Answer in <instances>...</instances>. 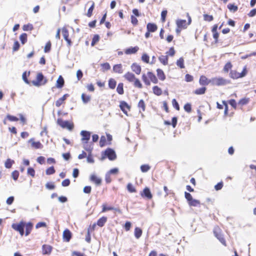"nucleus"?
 Listing matches in <instances>:
<instances>
[{
  "instance_id": "obj_1",
  "label": "nucleus",
  "mask_w": 256,
  "mask_h": 256,
  "mask_svg": "<svg viewBox=\"0 0 256 256\" xmlns=\"http://www.w3.org/2000/svg\"><path fill=\"white\" fill-rule=\"evenodd\" d=\"M32 84L36 86H44L48 82V80L42 72L38 73L36 80H32Z\"/></svg>"
},
{
  "instance_id": "obj_2",
  "label": "nucleus",
  "mask_w": 256,
  "mask_h": 256,
  "mask_svg": "<svg viewBox=\"0 0 256 256\" xmlns=\"http://www.w3.org/2000/svg\"><path fill=\"white\" fill-rule=\"evenodd\" d=\"M108 158L110 160H114L116 158V155L115 151L110 148H106L104 152L102 153V160Z\"/></svg>"
},
{
  "instance_id": "obj_3",
  "label": "nucleus",
  "mask_w": 256,
  "mask_h": 256,
  "mask_svg": "<svg viewBox=\"0 0 256 256\" xmlns=\"http://www.w3.org/2000/svg\"><path fill=\"white\" fill-rule=\"evenodd\" d=\"M210 82L212 84L218 86H225L230 83L229 80L221 77L212 78L210 80Z\"/></svg>"
},
{
  "instance_id": "obj_4",
  "label": "nucleus",
  "mask_w": 256,
  "mask_h": 256,
  "mask_svg": "<svg viewBox=\"0 0 256 256\" xmlns=\"http://www.w3.org/2000/svg\"><path fill=\"white\" fill-rule=\"evenodd\" d=\"M12 228L15 230L19 232L21 236H23L24 233L25 222L21 221L18 224H13L12 225Z\"/></svg>"
},
{
  "instance_id": "obj_5",
  "label": "nucleus",
  "mask_w": 256,
  "mask_h": 256,
  "mask_svg": "<svg viewBox=\"0 0 256 256\" xmlns=\"http://www.w3.org/2000/svg\"><path fill=\"white\" fill-rule=\"evenodd\" d=\"M57 124L62 128H66L68 130H72L74 128V125L70 124L68 120H63L62 118H58Z\"/></svg>"
},
{
  "instance_id": "obj_6",
  "label": "nucleus",
  "mask_w": 256,
  "mask_h": 256,
  "mask_svg": "<svg viewBox=\"0 0 256 256\" xmlns=\"http://www.w3.org/2000/svg\"><path fill=\"white\" fill-rule=\"evenodd\" d=\"M80 134L82 136L81 139L82 142L84 144H87L90 138V132L83 130L80 132Z\"/></svg>"
},
{
  "instance_id": "obj_7",
  "label": "nucleus",
  "mask_w": 256,
  "mask_h": 256,
  "mask_svg": "<svg viewBox=\"0 0 256 256\" xmlns=\"http://www.w3.org/2000/svg\"><path fill=\"white\" fill-rule=\"evenodd\" d=\"M62 34L65 40L67 42L68 46L70 47L72 44L71 40L68 38L69 34L68 30L66 28H62Z\"/></svg>"
},
{
  "instance_id": "obj_8",
  "label": "nucleus",
  "mask_w": 256,
  "mask_h": 256,
  "mask_svg": "<svg viewBox=\"0 0 256 256\" xmlns=\"http://www.w3.org/2000/svg\"><path fill=\"white\" fill-rule=\"evenodd\" d=\"M219 228H214V234L215 236L220 241V242L224 244V246H226V240L222 234H220V232H218Z\"/></svg>"
},
{
  "instance_id": "obj_9",
  "label": "nucleus",
  "mask_w": 256,
  "mask_h": 256,
  "mask_svg": "<svg viewBox=\"0 0 256 256\" xmlns=\"http://www.w3.org/2000/svg\"><path fill=\"white\" fill-rule=\"evenodd\" d=\"M72 232L68 229H66L63 232V239L66 242H68L72 238Z\"/></svg>"
},
{
  "instance_id": "obj_10",
  "label": "nucleus",
  "mask_w": 256,
  "mask_h": 256,
  "mask_svg": "<svg viewBox=\"0 0 256 256\" xmlns=\"http://www.w3.org/2000/svg\"><path fill=\"white\" fill-rule=\"evenodd\" d=\"M141 196L142 197H145L148 199H151L152 197V194L149 188H145L142 192L141 193Z\"/></svg>"
},
{
  "instance_id": "obj_11",
  "label": "nucleus",
  "mask_w": 256,
  "mask_h": 256,
  "mask_svg": "<svg viewBox=\"0 0 256 256\" xmlns=\"http://www.w3.org/2000/svg\"><path fill=\"white\" fill-rule=\"evenodd\" d=\"M120 110L122 111V112L127 115V110H130V106L128 104L124 101H122L120 102Z\"/></svg>"
},
{
  "instance_id": "obj_12",
  "label": "nucleus",
  "mask_w": 256,
  "mask_h": 256,
  "mask_svg": "<svg viewBox=\"0 0 256 256\" xmlns=\"http://www.w3.org/2000/svg\"><path fill=\"white\" fill-rule=\"evenodd\" d=\"M176 24L178 28H186L188 26L184 20L178 19L176 20Z\"/></svg>"
},
{
  "instance_id": "obj_13",
  "label": "nucleus",
  "mask_w": 256,
  "mask_h": 256,
  "mask_svg": "<svg viewBox=\"0 0 256 256\" xmlns=\"http://www.w3.org/2000/svg\"><path fill=\"white\" fill-rule=\"evenodd\" d=\"M28 143H31L32 146L36 149L41 148L42 146V144L40 142H34V138H32L28 141Z\"/></svg>"
},
{
  "instance_id": "obj_14",
  "label": "nucleus",
  "mask_w": 256,
  "mask_h": 256,
  "mask_svg": "<svg viewBox=\"0 0 256 256\" xmlns=\"http://www.w3.org/2000/svg\"><path fill=\"white\" fill-rule=\"evenodd\" d=\"M213 38L214 39V42L216 44H219L220 46H226L228 45V44H224L223 42L221 41V40H218L219 34L218 32H212Z\"/></svg>"
},
{
  "instance_id": "obj_15",
  "label": "nucleus",
  "mask_w": 256,
  "mask_h": 256,
  "mask_svg": "<svg viewBox=\"0 0 256 256\" xmlns=\"http://www.w3.org/2000/svg\"><path fill=\"white\" fill-rule=\"evenodd\" d=\"M147 30L150 32H156L158 29L157 26L154 23H148L146 26Z\"/></svg>"
},
{
  "instance_id": "obj_16",
  "label": "nucleus",
  "mask_w": 256,
  "mask_h": 256,
  "mask_svg": "<svg viewBox=\"0 0 256 256\" xmlns=\"http://www.w3.org/2000/svg\"><path fill=\"white\" fill-rule=\"evenodd\" d=\"M42 249L44 254H50L52 250V246L48 244H44L42 246Z\"/></svg>"
},
{
  "instance_id": "obj_17",
  "label": "nucleus",
  "mask_w": 256,
  "mask_h": 256,
  "mask_svg": "<svg viewBox=\"0 0 256 256\" xmlns=\"http://www.w3.org/2000/svg\"><path fill=\"white\" fill-rule=\"evenodd\" d=\"M131 68L132 70L136 74H140L141 72V67L140 65L136 64V63H134L131 66Z\"/></svg>"
},
{
  "instance_id": "obj_18",
  "label": "nucleus",
  "mask_w": 256,
  "mask_h": 256,
  "mask_svg": "<svg viewBox=\"0 0 256 256\" xmlns=\"http://www.w3.org/2000/svg\"><path fill=\"white\" fill-rule=\"evenodd\" d=\"M139 48L138 46L130 47L125 50V53L126 54H130L136 53L138 50Z\"/></svg>"
},
{
  "instance_id": "obj_19",
  "label": "nucleus",
  "mask_w": 256,
  "mask_h": 256,
  "mask_svg": "<svg viewBox=\"0 0 256 256\" xmlns=\"http://www.w3.org/2000/svg\"><path fill=\"white\" fill-rule=\"evenodd\" d=\"M26 232L25 235L28 236L30 233L33 227V224L31 222H28L26 224H25Z\"/></svg>"
},
{
  "instance_id": "obj_20",
  "label": "nucleus",
  "mask_w": 256,
  "mask_h": 256,
  "mask_svg": "<svg viewBox=\"0 0 256 256\" xmlns=\"http://www.w3.org/2000/svg\"><path fill=\"white\" fill-rule=\"evenodd\" d=\"M199 82L200 85L202 86H206L211 83L210 82V80H208V79L205 76H202L200 77Z\"/></svg>"
},
{
  "instance_id": "obj_21",
  "label": "nucleus",
  "mask_w": 256,
  "mask_h": 256,
  "mask_svg": "<svg viewBox=\"0 0 256 256\" xmlns=\"http://www.w3.org/2000/svg\"><path fill=\"white\" fill-rule=\"evenodd\" d=\"M64 79L62 76H60L56 81V87L60 88L64 86Z\"/></svg>"
},
{
  "instance_id": "obj_22",
  "label": "nucleus",
  "mask_w": 256,
  "mask_h": 256,
  "mask_svg": "<svg viewBox=\"0 0 256 256\" xmlns=\"http://www.w3.org/2000/svg\"><path fill=\"white\" fill-rule=\"evenodd\" d=\"M124 78L130 82H132L135 80V76L132 72H128L124 76Z\"/></svg>"
},
{
  "instance_id": "obj_23",
  "label": "nucleus",
  "mask_w": 256,
  "mask_h": 256,
  "mask_svg": "<svg viewBox=\"0 0 256 256\" xmlns=\"http://www.w3.org/2000/svg\"><path fill=\"white\" fill-rule=\"evenodd\" d=\"M90 180L92 182H95L97 185H100L102 182L101 179L98 178L95 174H92L90 177Z\"/></svg>"
},
{
  "instance_id": "obj_24",
  "label": "nucleus",
  "mask_w": 256,
  "mask_h": 256,
  "mask_svg": "<svg viewBox=\"0 0 256 256\" xmlns=\"http://www.w3.org/2000/svg\"><path fill=\"white\" fill-rule=\"evenodd\" d=\"M157 76L160 80H164L166 79L165 74L163 70L160 68H158L156 70Z\"/></svg>"
},
{
  "instance_id": "obj_25",
  "label": "nucleus",
  "mask_w": 256,
  "mask_h": 256,
  "mask_svg": "<svg viewBox=\"0 0 256 256\" xmlns=\"http://www.w3.org/2000/svg\"><path fill=\"white\" fill-rule=\"evenodd\" d=\"M148 76L150 80L154 84H157L158 82V80L156 76L150 72H148Z\"/></svg>"
},
{
  "instance_id": "obj_26",
  "label": "nucleus",
  "mask_w": 256,
  "mask_h": 256,
  "mask_svg": "<svg viewBox=\"0 0 256 256\" xmlns=\"http://www.w3.org/2000/svg\"><path fill=\"white\" fill-rule=\"evenodd\" d=\"M113 70L115 72H117V73H118V74L122 73L123 71H122V65L121 64H115L113 66Z\"/></svg>"
},
{
  "instance_id": "obj_27",
  "label": "nucleus",
  "mask_w": 256,
  "mask_h": 256,
  "mask_svg": "<svg viewBox=\"0 0 256 256\" xmlns=\"http://www.w3.org/2000/svg\"><path fill=\"white\" fill-rule=\"evenodd\" d=\"M107 221V218L102 216L97 221V224L100 227L103 226Z\"/></svg>"
},
{
  "instance_id": "obj_28",
  "label": "nucleus",
  "mask_w": 256,
  "mask_h": 256,
  "mask_svg": "<svg viewBox=\"0 0 256 256\" xmlns=\"http://www.w3.org/2000/svg\"><path fill=\"white\" fill-rule=\"evenodd\" d=\"M159 60L164 65H167L168 62V56H167L162 55L158 58Z\"/></svg>"
},
{
  "instance_id": "obj_29",
  "label": "nucleus",
  "mask_w": 256,
  "mask_h": 256,
  "mask_svg": "<svg viewBox=\"0 0 256 256\" xmlns=\"http://www.w3.org/2000/svg\"><path fill=\"white\" fill-rule=\"evenodd\" d=\"M142 234V230L138 227H136L134 229V236L137 238L138 239Z\"/></svg>"
},
{
  "instance_id": "obj_30",
  "label": "nucleus",
  "mask_w": 256,
  "mask_h": 256,
  "mask_svg": "<svg viewBox=\"0 0 256 256\" xmlns=\"http://www.w3.org/2000/svg\"><path fill=\"white\" fill-rule=\"evenodd\" d=\"M206 87H202L201 88H198L194 92V93L196 94H204L206 91Z\"/></svg>"
},
{
  "instance_id": "obj_31",
  "label": "nucleus",
  "mask_w": 256,
  "mask_h": 256,
  "mask_svg": "<svg viewBox=\"0 0 256 256\" xmlns=\"http://www.w3.org/2000/svg\"><path fill=\"white\" fill-rule=\"evenodd\" d=\"M116 82L114 78H110L108 80V86L111 89H114L116 86Z\"/></svg>"
},
{
  "instance_id": "obj_32",
  "label": "nucleus",
  "mask_w": 256,
  "mask_h": 256,
  "mask_svg": "<svg viewBox=\"0 0 256 256\" xmlns=\"http://www.w3.org/2000/svg\"><path fill=\"white\" fill-rule=\"evenodd\" d=\"M230 77L232 78H240V73L237 72L236 71L232 70L230 73Z\"/></svg>"
},
{
  "instance_id": "obj_33",
  "label": "nucleus",
  "mask_w": 256,
  "mask_h": 256,
  "mask_svg": "<svg viewBox=\"0 0 256 256\" xmlns=\"http://www.w3.org/2000/svg\"><path fill=\"white\" fill-rule=\"evenodd\" d=\"M152 90L156 96H160L162 94V90L158 86H154Z\"/></svg>"
},
{
  "instance_id": "obj_34",
  "label": "nucleus",
  "mask_w": 256,
  "mask_h": 256,
  "mask_svg": "<svg viewBox=\"0 0 256 256\" xmlns=\"http://www.w3.org/2000/svg\"><path fill=\"white\" fill-rule=\"evenodd\" d=\"M20 40L22 44H25L27 42V34L26 33L22 34L20 36Z\"/></svg>"
},
{
  "instance_id": "obj_35",
  "label": "nucleus",
  "mask_w": 256,
  "mask_h": 256,
  "mask_svg": "<svg viewBox=\"0 0 256 256\" xmlns=\"http://www.w3.org/2000/svg\"><path fill=\"white\" fill-rule=\"evenodd\" d=\"M82 99L84 104H87L90 100V96L84 94H82Z\"/></svg>"
},
{
  "instance_id": "obj_36",
  "label": "nucleus",
  "mask_w": 256,
  "mask_h": 256,
  "mask_svg": "<svg viewBox=\"0 0 256 256\" xmlns=\"http://www.w3.org/2000/svg\"><path fill=\"white\" fill-rule=\"evenodd\" d=\"M124 84L122 83H119L116 88V92L120 94H124Z\"/></svg>"
},
{
  "instance_id": "obj_37",
  "label": "nucleus",
  "mask_w": 256,
  "mask_h": 256,
  "mask_svg": "<svg viewBox=\"0 0 256 256\" xmlns=\"http://www.w3.org/2000/svg\"><path fill=\"white\" fill-rule=\"evenodd\" d=\"M228 8L230 11L232 12H236L238 10V8L234 4H229L228 5Z\"/></svg>"
},
{
  "instance_id": "obj_38",
  "label": "nucleus",
  "mask_w": 256,
  "mask_h": 256,
  "mask_svg": "<svg viewBox=\"0 0 256 256\" xmlns=\"http://www.w3.org/2000/svg\"><path fill=\"white\" fill-rule=\"evenodd\" d=\"M176 65L179 66L180 68H184V60L182 58H180L176 62Z\"/></svg>"
},
{
  "instance_id": "obj_39",
  "label": "nucleus",
  "mask_w": 256,
  "mask_h": 256,
  "mask_svg": "<svg viewBox=\"0 0 256 256\" xmlns=\"http://www.w3.org/2000/svg\"><path fill=\"white\" fill-rule=\"evenodd\" d=\"M34 28L32 24H24L23 26L22 29L24 31H28L32 30Z\"/></svg>"
},
{
  "instance_id": "obj_40",
  "label": "nucleus",
  "mask_w": 256,
  "mask_h": 256,
  "mask_svg": "<svg viewBox=\"0 0 256 256\" xmlns=\"http://www.w3.org/2000/svg\"><path fill=\"white\" fill-rule=\"evenodd\" d=\"M150 168V167L148 164H143L140 166V170L142 172H148Z\"/></svg>"
},
{
  "instance_id": "obj_41",
  "label": "nucleus",
  "mask_w": 256,
  "mask_h": 256,
  "mask_svg": "<svg viewBox=\"0 0 256 256\" xmlns=\"http://www.w3.org/2000/svg\"><path fill=\"white\" fill-rule=\"evenodd\" d=\"M30 74V72H28V76ZM22 80H23L26 84H30V81L28 80V79L27 78V74H26V72H24L23 74H22Z\"/></svg>"
},
{
  "instance_id": "obj_42",
  "label": "nucleus",
  "mask_w": 256,
  "mask_h": 256,
  "mask_svg": "<svg viewBox=\"0 0 256 256\" xmlns=\"http://www.w3.org/2000/svg\"><path fill=\"white\" fill-rule=\"evenodd\" d=\"M14 163V161L10 158L7 159L5 162V166L8 168H10L12 167V164Z\"/></svg>"
},
{
  "instance_id": "obj_43",
  "label": "nucleus",
  "mask_w": 256,
  "mask_h": 256,
  "mask_svg": "<svg viewBox=\"0 0 256 256\" xmlns=\"http://www.w3.org/2000/svg\"><path fill=\"white\" fill-rule=\"evenodd\" d=\"M56 172L53 166H52L46 169V174L50 175L54 174Z\"/></svg>"
},
{
  "instance_id": "obj_44",
  "label": "nucleus",
  "mask_w": 256,
  "mask_h": 256,
  "mask_svg": "<svg viewBox=\"0 0 256 256\" xmlns=\"http://www.w3.org/2000/svg\"><path fill=\"white\" fill-rule=\"evenodd\" d=\"M200 204V202L199 200L195 199H192V201L188 202V204L190 206H197L198 205Z\"/></svg>"
},
{
  "instance_id": "obj_45",
  "label": "nucleus",
  "mask_w": 256,
  "mask_h": 256,
  "mask_svg": "<svg viewBox=\"0 0 256 256\" xmlns=\"http://www.w3.org/2000/svg\"><path fill=\"white\" fill-rule=\"evenodd\" d=\"M56 186L52 182H48L46 184V188L48 190H52L54 189Z\"/></svg>"
},
{
  "instance_id": "obj_46",
  "label": "nucleus",
  "mask_w": 256,
  "mask_h": 256,
  "mask_svg": "<svg viewBox=\"0 0 256 256\" xmlns=\"http://www.w3.org/2000/svg\"><path fill=\"white\" fill-rule=\"evenodd\" d=\"M204 20L205 21L210 22L213 20L214 18H213V16L212 15H209L208 14H204Z\"/></svg>"
},
{
  "instance_id": "obj_47",
  "label": "nucleus",
  "mask_w": 256,
  "mask_h": 256,
  "mask_svg": "<svg viewBox=\"0 0 256 256\" xmlns=\"http://www.w3.org/2000/svg\"><path fill=\"white\" fill-rule=\"evenodd\" d=\"M94 2H92V4L91 6L88 8L87 14H86V16L88 17H90L92 16L93 10L94 9Z\"/></svg>"
},
{
  "instance_id": "obj_48",
  "label": "nucleus",
  "mask_w": 256,
  "mask_h": 256,
  "mask_svg": "<svg viewBox=\"0 0 256 256\" xmlns=\"http://www.w3.org/2000/svg\"><path fill=\"white\" fill-rule=\"evenodd\" d=\"M127 189L130 192H136V190L131 183H128V184Z\"/></svg>"
},
{
  "instance_id": "obj_49",
  "label": "nucleus",
  "mask_w": 256,
  "mask_h": 256,
  "mask_svg": "<svg viewBox=\"0 0 256 256\" xmlns=\"http://www.w3.org/2000/svg\"><path fill=\"white\" fill-rule=\"evenodd\" d=\"M134 82L135 87L140 88H142V84L138 79L136 78Z\"/></svg>"
},
{
  "instance_id": "obj_50",
  "label": "nucleus",
  "mask_w": 256,
  "mask_h": 256,
  "mask_svg": "<svg viewBox=\"0 0 256 256\" xmlns=\"http://www.w3.org/2000/svg\"><path fill=\"white\" fill-rule=\"evenodd\" d=\"M27 172L28 175L31 176L32 177H34L35 176V170L32 168H28Z\"/></svg>"
},
{
  "instance_id": "obj_51",
  "label": "nucleus",
  "mask_w": 256,
  "mask_h": 256,
  "mask_svg": "<svg viewBox=\"0 0 256 256\" xmlns=\"http://www.w3.org/2000/svg\"><path fill=\"white\" fill-rule=\"evenodd\" d=\"M106 142V138L104 136H102L100 140V147H103L105 146Z\"/></svg>"
},
{
  "instance_id": "obj_52",
  "label": "nucleus",
  "mask_w": 256,
  "mask_h": 256,
  "mask_svg": "<svg viewBox=\"0 0 256 256\" xmlns=\"http://www.w3.org/2000/svg\"><path fill=\"white\" fill-rule=\"evenodd\" d=\"M232 65L230 62H227L224 68V70L226 72H228V70L232 68Z\"/></svg>"
},
{
  "instance_id": "obj_53",
  "label": "nucleus",
  "mask_w": 256,
  "mask_h": 256,
  "mask_svg": "<svg viewBox=\"0 0 256 256\" xmlns=\"http://www.w3.org/2000/svg\"><path fill=\"white\" fill-rule=\"evenodd\" d=\"M184 196L185 198L188 200V203L192 201V200L193 199L191 194L186 192H184Z\"/></svg>"
},
{
  "instance_id": "obj_54",
  "label": "nucleus",
  "mask_w": 256,
  "mask_h": 256,
  "mask_svg": "<svg viewBox=\"0 0 256 256\" xmlns=\"http://www.w3.org/2000/svg\"><path fill=\"white\" fill-rule=\"evenodd\" d=\"M12 178L14 180H16L19 176V172L16 170L14 171L12 174Z\"/></svg>"
},
{
  "instance_id": "obj_55",
  "label": "nucleus",
  "mask_w": 256,
  "mask_h": 256,
  "mask_svg": "<svg viewBox=\"0 0 256 256\" xmlns=\"http://www.w3.org/2000/svg\"><path fill=\"white\" fill-rule=\"evenodd\" d=\"M184 110L186 112H190L192 110L191 104L189 103L186 104L184 106Z\"/></svg>"
},
{
  "instance_id": "obj_56",
  "label": "nucleus",
  "mask_w": 256,
  "mask_h": 256,
  "mask_svg": "<svg viewBox=\"0 0 256 256\" xmlns=\"http://www.w3.org/2000/svg\"><path fill=\"white\" fill-rule=\"evenodd\" d=\"M138 106L140 108H141L142 109V111L145 110V104H144V101L142 100H140L139 101L138 104Z\"/></svg>"
},
{
  "instance_id": "obj_57",
  "label": "nucleus",
  "mask_w": 256,
  "mask_h": 256,
  "mask_svg": "<svg viewBox=\"0 0 256 256\" xmlns=\"http://www.w3.org/2000/svg\"><path fill=\"white\" fill-rule=\"evenodd\" d=\"M86 160L88 163L93 164L94 162V160L92 156V154H88L87 158Z\"/></svg>"
},
{
  "instance_id": "obj_58",
  "label": "nucleus",
  "mask_w": 256,
  "mask_h": 256,
  "mask_svg": "<svg viewBox=\"0 0 256 256\" xmlns=\"http://www.w3.org/2000/svg\"><path fill=\"white\" fill-rule=\"evenodd\" d=\"M104 70H108L110 68V66L108 62L104 63L101 64Z\"/></svg>"
},
{
  "instance_id": "obj_59",
  "label": "nucleus",
  "mask_w": 256,
  "mask_h": 256,
  "mask_svg": "<svg viewBox=\"0 0 256 256\" xmlns=\"http://www.w3.org/2000/svg\"><path fill=\"white\" fill-rule=\"evenodd\" d=\"M142 60L144 62H145L146 63H148L149 62V56L147 54H143V55L142 56Z\"/></svg>"
},
{
  "instance_id": "obj_60",
  "label": "nucleus",
  "mask_w": 256,
  "mask_h": 256,
  "mask_svg": "<svg viewBox=\"0 0 256 256\" xmlns=\"http://www.w3.org/2000/svg\"><path fill=\"white\" fill-rule=\"evenodd\" d=\"M248 101H249L248 98H244L241 99L239 101L238 103L240 104L242 106H244V105L248 103Z\"/></svg>"
},
{
  "instance_id": "obj_61",
  "label": "nucleus",
  "mask_w": 256,
  "mask_h": 256,
  "mask_svg": "<svg viewBox=\"0 0 256 256\" xmlns=\"http://www.w3.org/2000/svg\"><path fill=\"white\" fill-rule=\"evenodd\" d=\"M20 44L18 42L16 41L14 44V46L12 48L14 52L18 50V49L20 48Z\"/></svg>"
},
{
  "instance_id": "obj_62",
  "label": "nucleus",
  "mask_w": 256,
  "mask_h": 256,
  "mask_svg": "<svg viewBox=\"0 0 256 256\" xmlns=\"http://www.w3.org/2000/svg\"><path fill=\"white\" fill-rule=\"evenodd\" d=\"M172 104L173 106L176 110H180V106L178 103L177 102L176 99H173L172 100Z\"/></svg>"
},
{
  "instance_id": "obj_63",
  "label": "nucleus",
  "mask_w": 256,
  "mask_h": 256,
  "mask_svg": "<svg viewBox=\"0 0 256 256\" xmlns=\"http://www.w3.org/2000/svg\"><path fill=\"white\" fill-rule=\"evenodd\" d=\"M50 48H51V44H50V42H49L46 43V44L44 47V52H48L50 50Z\"/></svg>"
},
{
  "instance_id": "obj_64",
  "label": "nucleus",
  "mask_w": 256,
  "mask_h": 256,
  "mask_svg": "<svg viewBox=\"0 0 256 256\" xmlns=\"http://www.w3.org/2000/svg\"><path fill=\"white\" fill-rule=\"evenodd\" d=\"M142 80L145 84L147 86L150 85V82L148 80L147 76L145 74H143L142 76Z\"/></svg>"
}]
</instances>
